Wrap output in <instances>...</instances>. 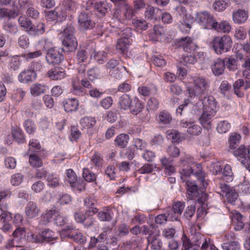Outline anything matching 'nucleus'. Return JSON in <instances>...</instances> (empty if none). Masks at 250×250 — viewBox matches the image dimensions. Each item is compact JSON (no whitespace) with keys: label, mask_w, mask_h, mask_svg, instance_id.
Wrapping results in <instances>:
<instances>
[{"label":"nucleus","mask_w":250,"mask_h":250,"mask_svg":"<svg viewBox=\"0 0 250 250\" xmlns=\"http://www.w3.org/2000/svg\"><path fill=\"white\" fill-rule=\"evenodd\" d=\"M129 139L128 135L124 133L120 134L115 139V145L120 148H125L127 146Z\"/></svg>","instance_id":"nucleus-31"},{"label":"nucleus","mask_w":250,"mask_h":250,"mask_svg":"<svg viewBox=\"0 0 250 250\" xmlns=\"http://www.w3.org/2000/svg\"><path fill=\"white\" fill-rule=\"evenodd\" d=\"M230 128V124L228 121L224 120L220 121L217 125V130L220 133L227 132Z\"/></svg>","instance_id":"nucleus-55"},{"label":"nucleus","mask_w":250,"mask_h":250,"mask_svg":"<svg viewBox=\"0 0 250 250\" xmlns=\"http://www.w3.org/2000/svg\"><path fill=\"white\" fill-rule=\"evenodd\" d=\"M36 77V73L33 72L28 68L19 74L18 80L21 83H28L35 81Z\"/></svg>","instance_id":"nucleus-14"},{"label":"nucleus","mask_w":250,"mask_h":250,"mask_svg":"<svg viewBox=\"0 0 250 250\" xmlns=\"http://www.w3.org/2000/svg\"><path fill=\"white\" fill-rule=\"evenodd\" d=\"M94 9L102 15H105L107 12L109 6L105 1L96 2L94 4Z\"/></svg>","instance_id":"nucleus-40"},{"label":"nucleus","mask_w":250,"mask_h":250,"mask_svg":"<svg viewBox=\"0 0 250 250\" xmlns=\"http://www.w3.org/2000/svg\"><path fill=\"white\" fill-rule=\"evenodd\" d=\"M115 7L114 16L118 17L121 12V8L128 2L126 0H110Z\"/></svg>","instance_id":"nucleus-51"},{"label":"nucleus","mask_w":250,"mask_h":250,"mask_svg":"<svg viewBox=\"0 0 250 250\" xmlns=\"http://www.w3.org/2000/svg\"><path fill=\"white\" fill-rule=\"evenodd\" d=\"M62 51V49L60 50L55 47L49 48L46 51L45 55V60L47 63L52 65L60 64L64 59Z\"/></svg>","instance_id":"nucleus-4"},{"label":"nucleus","mask_w":250,"mask_h":250,"mask_svg":"<svg viewBox=\"0 0 250 250\" xmlns=\"http://www.w3.org/2000/svg\"><path fill=\"white\" fill-rule=\"evenodd\" d=\"M42 240V243L44 242H51L58 238L55 232L49 229H45L41 232Z\"/></svg>","instance_id":"nucleus-30"},{"label":"nucleus","mask_w":250,"mask_h":250,"mask_svg":"<svg viewBox=\"0 0 250 250\" xmlns=\"http://www.w3.org/2000/svg\"><path fill=\"white\" fill-rule=\"evenodd\" d=\"M231 28V25L228 21H223L219 24L217 22L216 27L213 29L218 32L228 33L230 31Z\"/></svg>","instance_id":"nucleus-43"},{"label":"nucleus","mask_w":250,"mask_h":250,"mask_svg":"<svg viewBox=\"0 0 250 250\" xmlns=\"http://www.w3.org/2000/svg\"><path fill=\"white\" fill-rule=\"evenodd\" d=\"M195 175L198 180V182L200 183V185H202L203 188H206L208 185V182L207 180H205L206 174L202 170H198L197 172L192 173Z\"/></svg>","instance_id":"nucleus-49"},{"label":"nucleus","mask_w":250,"mask_h":250,"mask_svg":"<svg viewBox=\"0 0 250 250\" xmlns=\"http://www.w3.org/2000/svg\"><path fill=\"white\" fill-rule=\"evenodd\" d=\"M12 134L15 141L18 144H23L25 142L24 134L20 128H17L12 130Z\"/></svg>","instance_id":"nucleus-38"},{"label":"nucleus","mask_w":250,"mask_h":250,"mask_svg":"<svg viewBox=\"0 0 250 250\" xmlns=\"http://www.w3.org/2000/svg\"><path fill=\"white\" fill-rule=\"evenodd\" d=\"M45 155L44 153H41V151H37L35 153H31L29 156V163L34 167H39L43 165L41 159Z\"/></svg>","instance_id":"nucleus-18"},{"label":"nucleus","mask_w":250,"mask_h":250,"mask_svg":"<svg viewBox=\"0 0 250 250\" xmlns=\"http://www.w3.org/2000/svg\"><path fill=\"white\" fill-rule=\"evenodd\" d=\"M228 3L226 0H215L212 5L214 10L218 12L224 11L227 7Z\"/></svg>","instance_id":"nucleus-53"},{"label":"nucleus","mask_w":250,"mask_h":250,"mask_svg":"<svg viewBox=\"0 0 250 250\" xmlns=\"http://www.w3.org/2000/svg\"><path fill=\"white\" fill-rule=\"evenodd\" d=\"M158 118L159 123L163 125L169 124L172 120L171 115L166 110H163L160 112Z\"/></svg>","instance_id":"nucleus-45"},{"label":"nucleus","mask_w":250,"mask_h":250,"mask_svg":"<svg viewBox=\"0 0 250 250\" xmlns=\"http://www.w3.org/2000/svg\"><path fill=\"white\" fill-rule=\"evenodd\" d=\"M202 101V104L204 107V110L213 112L214 111L216 113L217 109V102L214 98L212 96L204 97V100H200Z\"/></svg>","instance_id":"nucleus-17"},{"label":"nucleus","mask_w":250,"mask_h":250,"mask_svg":"<svg viewBox=\"0 0 250 250\" xmlns=\"http://www.w3.org/2000/svg\"><path fill=\"white\" fill-rule=\"evenodd\" d=\"M26 241L32 243H42L41 233L35 234L32 232L27 233Z\"/></svg>","instance_id":"nucleus-57"},{"label":"nucleus","mask_w":250,"mask_h":250,"mask_svg":"<svg viewBox=\"0 0 250 250\" xmlns=\"http://www.w3.org/2000/svg\"><path fill=\"white\" fill-rule=\"evenodd\" d=\"M112 211L109 208H105L98 212V218L101 221L110 222L112 220Z\"/></svg>","instance_id":"nucleus-37"},{"label":"nucleus","mask_w":250,"mask_h":250,"mask_svg":"<svg viewBox=\"0 0 250 250\" xmlns=\"http://www.w3.org/2000/svg\"><path fill=\"white\" fill-rule=\"evenodd\" d=\"M91 210L88 209L84 212L79 211L74 213V218L78 223L83 224L86 227H90L94 225V221L92 218H87L86 215H90Z\"/></svg>","instance_id":"nucleus-8"},{"label":"nucleus","mask_w":250,"mask_h":250,"mask_svg":"<svg viewBox=\"0 0 250 250\" xmlns=\"http://www.w3.org/2000/svg\"><path fill=\"white\" fill-rule=\"evenodd\" d=\"M88 49L85 46L80 48L77 51L76 54V61L78 63H81L85 62L88 57Z\"/></svg>","instance_id":"nucleus-34"},{"label":"nucleus","mask_w":250,"mask_h":250,"mask_svg":"<svg viewBox=\"0 0 250 250\" xmlns=\"http://www.w3.org/2000/svg\"><path fill=\"white\" fill-rule=\"evenodd\" d=\"M47 185L51 188H55L60 185V178L56 174H49L47 178Z\"/></svg>","instance_id":"nucleus-50"},{"label":"nucleus","mask_w":250,"mask_h":250,"mask_svg":"<svg viewBox=\"0 0 250 250\" xmlns=\"http://www.w3.org/2000/svg\"><path fill=\"white\" fill-rule=\"evenodd\" d=\"M40 211V208L37 204L33 201L28 202L25 208V214L29 219L38 216Z\"/></svg>","instance_id":"nucleus-15"},{"label":"nucleus","mask_w":250,"mask_h":250,"mask_svg":"<svg viewBox=\"0 0 250 250\" xmlns=\"http://www.w3.org/2000/svg\"><path fill=\"white\" fill-rule=\"evenodd\" d=\"M162 167L164 168V172L166 175H171L175 172V168L173 166V160L163 157L160 159Z\"/></svg>","instance_id":"nucleus-19"},{"label":"nucleus","mask_w":250,"mask_h":250,"mask_svg":"<svg viewBox=\"0 0 250 250\" xmlns=\"http://www.w3.org/2000/svg\"><path fill=\"white\" fill-rule=\"evenodd\" d=\"M78 105V101L75 98L67 99L63 102L64 109L67 112H71L77 110Z\"/></svg>","instance_id":"nucleus-28"},{"label":"nucleus","mask_w":250,"mask_h":250,"mask_svg":"<svg viewBox=\"0 0 250 250\" xmlns=\"http://www.w3.org/2000/svg\"><path fill=\"white\" fill-rule=\"evenodd\" d=\"M223 59H218L211 65L213 74L216 76L222 75L225 69V64Z\"/></svg>","instance_id":"nucleus-23"},{"label":"nucleus","mask_w":250,"mask_h":250,"mask_svg":"<svg viewBox=\"0 0 250 250\" xmlns=\"http://www.w3.org/2000/svg\"><path fill=\"white\" fill-rule=\"evenodd\" d=\"M247 150L248 147H246L244 145H241L238 148L232 151L233 155L237 158L241 163L245 165L246 161V157H247Z\"/></svg>","instance_id":"nucleus-27"},{"label":"nucleus","mask_w":250,"mask_h":250,"mask_svg":"<svg viewBox=\"0 0 250 250\" xmlns=\"http://www.w3.org/2000/svg\"><path fill=\"white\" fill-rule=\"evenodd\" d=\"M180 126L184 128H187V132L192 135H198L201 131V128L195 125L193 122L182 120L180 122Z\"/></svg>","instance_id":"nucleus-13"},{"label":"nucleus","mask_w":250,"mask_h":250,"mask_svg":"<svg viewBox=\"0 0 250 250\" xmlns=\"http://www.w3.org/2000/svg\"><path fill=\"white\" fill-rule=\"evenodd\" d=\"M197 20L205 29H213L216 27L217 21L213 15L208 12L204 11L200 13Z\"/></svg>","instance_id":"nucleus-5"},{"label":"nucleus","mask_w":250,"mask_h":250,"mask_svg":"<svg viewBox=\"0 0 250 250\" xmlns=\"http://www.w3.org/2000/svg\"><path fill=\"white\" fill-rule=\"evenodd\" d=\"M224 242L221 245L223 250H239L240 244L236 241V236L233 232H229L225 235Z\"/></svg>","instance_id":"nucleus-6"},{"label":"nucleus","mask_w":250,"mask_h":250,"mask_svg":"<svg viewBox=\"0 0 250 250\" xmlns=\"http://www.w3.org/2000/svg\"><path fill=\"white\" fill-rule=\"evenodd\" d=\"M123 9L124 17L126 20L131 19L133 16V10L131 5L127 2L121 8Z\"/></svg>","instance_id":"nucleus-54"},{"label":"nucleus","mask_w":250,"mask_h":250,"mask_svg":"<svg viewBox=\"0 0 250 250\" xmlns=\"http://www.w3.org/2000/svg\"><path fill=\"white\" fill-rule=\"evenodd\" d=\"M231 88L230 84L227 81H223L219 86V91L221 94L225 97Z\"/></svg>","instance_id":"nucleus-60"},{"label":"nucleus","mask_w":250,"mask_h":250,"mask_svg":"<svg viewBox=\"0 0 250 250\" xmlns=\"http://www.w3.org/2000/svg\"><path fill=\"white\" fill-rule=\"evenodd\" d=\"M55 10L57 15V22H62L67 17H69L62 7L60 8H55Z\"/></svg>","instance_id":"nucleus-61"},{"label":"nucleus","mask_w":250,"mask_h":250,"mask_svg":"<svg viewBox=\"0 0 250 250\" xmlns=\"http://www.w3.org/2000/svg\"><path fill=\"white\" fill-rule=\"evenodd\" d=\"M131 101L129 95L123 94L119 98L118 104L120 108L124 110H126L129 108Z\"/></svg>","instance_id":"nucleus-35"},{"label":"nucleus","mask_w":250,"mask_h":250,"mask_svg":"<svg viewBox=\"0 0 250 250\" xmlns=\"http://www.w3.org/2000/svg\"><path fill=\"white\" fill-rule=\"evenodd\" d=\"M48 77L52 80H60L66 76L64 69L60 66L51 68L47 72Z\"/></svg>","instance_id":"nucleus-16"},{"label":"nucleus","mask_w":250,"mask_h":250,"mask_svg":"<svg viewBox=\"0 0 250 250\" xmlns=\"http://www.w3.org/2000/svg\"><path fill=\"white\" fill-rule=\"evenodd\" d=\"M84 205L90 209L91 212H92L93 214H95L98 212V209L96 208L92 207L96 203V200L93 198L91 197H86L84 199Z\"/></svg>","instance_id":"nucleus-58"},{"label":"nucleus","mask_w":250,"mask_h":250,"mask_svg":"<svg viewBox=\"0 0 250 250\" xmlns=\"http://www.w3.org/2000/svg\"><path fill=\"white\" fill-rule=\"evenodd\" d=\"M193 83V89L189 90V97H199L198 99L202 100L201 96L205 94L209 87L208 81L204 77H195Z\"/></svg>","instance_id":"nucleus-2"},{"label":"nucleus","mask_w":250,"mask_h":250,"mask_svg":"<svg viewBox=\"0 0 250 250\" xmlns=\"http://www.w3.org/2000/svg\"><path fill=\"white\" fill-rule=\"evenodd\" d=\"M87 76L91 81L99 79L103 77L102 70L98 67H93L87 71Z\"/></svg>","instance_id":"nucleus-36"},{"label":"nucleus","mask_w":250,"mask_h":250,"mask_svg":"<svg viewBox=\"0 0 250 250\" xmlns=\"http://www.w3.org/2000/svg\"><path fill=\"white\" fill-rule=\"evenodd\" d=\"M194 163L193 158L189 155H185L181 157L179 161L180 166L183 167L187 166V167L182 168L180 171V177L183 182L186 181V178L193 173V170L191 166Z\"/></svg>","instance_id":"nucleus-3"},{"label":"nucleus","mask_w":250,"mask_h":250,"mask_svg":"<svg viewBox=\"0 0 250 250\" xmlns=\"http://www.w3.org/2000/svg\"><path fill=\"white\" fill-rule=\"evenodd\" d=\"M83 176L85 181L88 182H93L96 179V175L88 168H83Z\"/></svg>","instance_id":"nucleus-64"},{"label":"nucleus","mask_w":250,"mask_h":250,"mask_svg":"<svg viewBox=\"0 0 250 250\" xmlns=\"http://www.w3.org/2000/svg\"><path fill=\"white\" fill-rule=\"evenodd\" d=\"M148 246L151 250H164L161 239L156 235L150 234L147 238Z\"/></svg>","instance_id":"nucleus-21"},{"label":"nucleus","mask_w":250,"mask_h":250,"mask_svg":"<svg viewBox=\"0 0 250 250\" xmlns=\"http://www.w3.org/2000/svg\"><path fill=\"white\" fill-rule=\"evenodd\" d=\"M143 102L136 97H134L133 101H131L129 110L130 112L134 115H137L142 112L144 109Z\"/></svg>","instance_id":"nucleus-25"},{"label":"nucleus","mask_w":250,"mask_h":250,"mask_svg":"<svg viewBox=\"0 0 250 250\" xmlns=\"http://www.w3.org/2000/svg\"><path fill=\"white\" fill-rule=\"evenodd\" d=\"M214 111L213 112L204 110L199 121L202 126L206 129L211 128L212 125V119L215 115Z\"/></svg>","instance_id":"nucleus-12"},{"label":"nucleus","mask_w":250,"mask_h":250,"mask_svg":"<svg viewBox=\"0 0 250 250\" xmlns=\"http://www.w3.org/2000/svg\"><path fill=\"white\" fill-rule=\"evenodd\" d=\"M162 12L159 9H155L153 6L148 5L145 12V17L148 19L156 20L159 19Z\"/></svg>","instance_id":"nucleus-29"},{"label":"nucleus","mask_w":250,"mask_h":250,"mask_svg":"<svg viewBox=\"0 0 250 250\" xmlns=\"http://www.w3.org/2000/svg\"><path fill=\"white\" fill-rule=\"evenodd\" d=\"M62 45L68 51L74 52L78 47V42L75 37H64Z\"/></svg>","instance_id":"nucleus-26"},{"label":"nucleus","mask_w":250,"mask_h":250,"mask_svg":"<svg viewBox=\"0 0 250 250\" xmlns=\"http://www.w3.org/2000/svg\"><path fill=\"white\" fill-rule=\"evenodd\" d=\"M37 151H41V153H44V150L41 149L40 143L36 139H32L29 143L28 152L35 153Z\"/></svg>","instance_id":"nucleus-48"},{"label":"nucleus","mask_w":250,"mask_h":250,"mask_svg":"<svg viewBox=\"0 0 250 250\" xmlns=\"http://www.w3.org/2000/svg\"><path fill=\"white\" fill-rule=\"evenodd\" d=\"M48 89V88L46 85L36 83L31 85L30 91L32 96L38 97L44 94Z\"/></svg>","instance_id":"nucleus-24"},{"label":"nucleus","mask_w":250,"mask_h":250,"mask_svg":"<svg viewBox=\"0 0 250 250\" xmlns=\"http://www.w3.org/2000/svg\"><path fill=\"white\" fill-rule=\"evenodd\" d=\"M45 25L44 23L40 22L37 25L32 24L29 33L34 35L43 34L45 31Z\"/></svg>","instance_id":"nucleus-39"},{"label":"nucleus","mask_w":250,"mask_h":250,"mask_svg":"<svg viewBox=\"0 0 250 250\" xmlns=\"http://www.w3.org/2000/svg\"><path fill=\"white\" fill-rule=\"evenodd\" d=\"M20 14V8H18L15 1L12 2L11 9L5 7L0 8V19H15Z\"/></svg>","instance_id":"nucleus-9"},{"label":"nucleus","mask_w":250,"mask_h":250,"mask_svg":"<svg viewBox=\"0 0 250 250\" xmlns=\"http://www.w3.org/2000/svg\"><path fill=\"white\" fill-rule=\"evenodd\" d=\"M78 22L81 28L83 30L91 29L95 25V23L91 21L90 16L83 12L79 15Z\"/></svg>","instance_id":"nucleus-11"},{"label":"nucleus","mask_w":250,"mask_h":250,"mask_svg":"<svg viewBox=\"0 0 250 250\" xmlns=\"http://www.w3.org/2000/svg\"><path fill=\"white\" fill-rule=\"evenodd\" d=\"M159 102L156 98H150L147 101V110L154 111L159 107Z\"/></svg>","instance_id":"nucleus-63"},{"label":"nucleus","mask_w":250,"mask_h":250,"mask_svg":"<svg viewBox=\"0 0 250 250\" xmlns=\"http://www.w3.org/2000/svg\"><path fill=\"white\" fill-rule=\"evenodd\" d=\"M96 121L94 118L84 117L81 119L80 124L84 128H90L96 124Z\"/></svg>","instance_id":"nucleus-42"},{"label":"nucleus","mask_w":250,"mask_h":250,"mask_svg":"<svg viewBox=\"0 0 250 250\" xmlns=\"http://www.w3.org/2000/svg\"><path fill=\"white\" fill-rule=\"evenodd\" d=\"M23 126L26 132L29 134H34L36 131L34 123L30 119L26 120L23 123Z\"/></svg>","instance_id":"nucleus-52"},{"label":"nucleus","mask_w":250,"mask_h":250,"mask_svg":"<svg viewBox=\"0 0 250 250\" xmlns=\"http://www.w3.org/2000/svg\"><path fill=\"white\" fill-rule=\"evenodd\" d=\"M18 23L21 27L29 33L32 25V22L30 20L25 17L20 16L18 19Z\"/></svg>","instance_id":"nucleus-44"},{"label":"nucleus","mask_w":250,"mask_h":250,"mask_svg":"<svg viewBox=\"0 0 250 250\" xmlns=\"http://www.w3.org/2000/svg\"><path fill=\"white\" fill-rule=\"evenodd\" d=\"M61 7L70 17H72L77 9V4L73 0H63Z\"/></svg>","instance_id":"nucleus-22"},{"label":"nucleus","mask_w":250,"mask_h":250,"mask_svg":"<svg viewBox=\"0 0 250 250\" xmlns=\"http://www.w3.org/2000/svg\"><path fill=\"white\" fill-rule=\"evenodd\" d=\"M184 182H186L187 186L188 197L190 199L198 197L202 189L205 188H203L202 185H200V187L198 188L197 184L194 181H188L186 179Z\"/></svg>","instance_id":"nucleus-10"},{"label":"nucleus","mask_w":250,"mask_h":250,"mask_svg":"<svg viewBox=\"0 0 250 250\" xmlns=\"http://www.w3.org/2000/svg\"><path fill=\"white\" fill-rule=\"evenodd\" d=\"M21 62L22 60L19 56H13L10 60L9 66L11 69L17 70L20 68Z\"/></svg>","instance_id":"nucleus-46"},{"label":"nucleus","mask_w":250,"mask_h":250,"mask_svg":"<svg viewBox=\"0 0 250 250\" xmlns=\"http://www.w3.org/2000/svg\"><path fill=\"white\" fill-rule=\"evenodd\" d=\"M156 168L155 166L153 164L146 163L140 168L137 172L140 174H149L151 173Z\"/></svg>","instance_id":"nucleus-56"},{"label":"nucleus","mask_w":250,"mask_h":250,"mask_svg":"<svg viewBox=\"0 0 250 250\" xmlns=\"http://www.w3.org/2000/svg\"><path fill=\"white\" fill-rule=\"evenodd\" d=\"M176 45L178 47H182L183 50L187 52L191 53L195 50L197 45L193 42L190 37L181 38L176 41Z\"/></svg>","instance_id":"nucleus-7"},{"label":"nucleus","mask_w":250,"mask_h":250,"mask_svg":"<svg viewBox=\"0 0 250 250\" xmlns=\"http://www.w3.org/2000/svg\"><path fill=\"white\" fill-rule=\"evenodd\" d=\"M241 136L239 134L233 132L231 134L229 138V144L230 149H233L236 147L240 143Z\"/></svg>","instance_id":"nucleus-41"},{"label":"nucleus","mask_w":250,"mask_h":250,"mask_svg":"<svg viewBox=\"0 0 250 250\" xmlns=\"http://www.w3.org/2000/svg\"><path fill=\"white\" fill-rule=\"evenodd\" d=\"M235 50H238L237 52V56L240 59H242L243 58V54L242 53H239V50H242L246 54H250V42H248L244 43H236L235 44Z\"/></svg>","instance_id":"nucleus-33"},{"label":"nucleus","mask_w":250,"mask_h":250,"mask_svg":"<svg viewBox=\"0 0 250 250\" xmlns=\"http://www.w3.org/2000/svg\"><path fill=\"white\" fill-rule=\"evenodd\" d=\"M250 88V81L246 80L244 87L242 88L233 89L234 94L239 98H243L245 93Z\"/></svg>","instance_id":"nucleus-59"},{"label":"nucleus","mask_w":250,"mask_h":250,"mask_svg":"<svg viewBox=\"0 0 250 250\" xmlns=\"http://www.w3.org/2000/svg\"><path fill=\"white\" fill-rule=\"evenodd\" d=\"M225 67L231 71H234L237 69V61L232 58H225L223 59Z\"/></svg>","instance_id":"nucleus-47"},{"label":"nucleus","mask_w":250,"mask_h":250,"mask_svg":"<svg viewBox=\"0 0 250 250\" xmlns=\"http://www.w3.org/2000/svg\"><path fill=\"white\" fill-rule=\"evenodd\" d=\"M248 18V12L245 10L239 9L232 13V19L234 23L242 24L245 23Z\"/></svg>","instance_id":"nucleus-20"},{"label":"nucleus","mask_w":250,"mask_h":250,"mask_svg":"<svg viewBox=\"0 0 250 250\" xmlns=\"http://www.w3.org/2000/svg\"><path fill=\"white\" fill-rule=\"evenodd\" d=\"M232 40L227 35L215 37L210 42V46L217 54H221L229 50L232 46Z\"/></svg>","instance_id":"nucleus-1"},{"label":"nucleus","mask_w":250,"mask_h":250,"mask_svg":"<svg viewBox=\"0 0 250 250\" xmlns=\"http://www.w3.org/2000/svg\"><path fill=\"white\" fill-rule=\"evenodd\" d=\"M131 43L128 39H119L116 44V49L119 53L125 54Z\"/></svg>","instance_id":"nucleus-32"},{"label":"nucleus","mask_w":250,"mask_h":250,"mask_svg":"<svg viewBox=\"0 0 250 250\" xmlns=\"http://www.w3.org/2000/svg\"><path fill=\"white\" fill-rule=\"evenodd\" d=\"M133 145L137 150L144 151L146 148L147 143L142 139L135 138L133 140Z\"/></svg>","instance_id":"nucleus-62"}]
</instances>
